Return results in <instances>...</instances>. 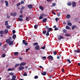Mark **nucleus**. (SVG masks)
<instances>
[{
  "instance_id": "nucleus-50",
  "label": "nucleus",
  "mask_w": 80,
  "mask_h": 80,
  "mask_svg": "<svg viewBox=\"0 0 80 80\" xmlns=\"http://www.w3.org/2000/svg\"><path fill=\"white\" fill-rule=\"evenodd\" d=\"M39 19H40V20L41 19H42V18H43V17L42 16H40V17L39 18Z\"/></svg>"
},
{
  "instance_id": "nucleus-37",
  "label": "nucleus",
  "mask_w": 80,
  "mask_h": 80,
  "mask_svg": "<svg viewBox=\"0 0 80 80\" xmlns=\"http://www.w3.org/2000/svg\"><path fill=\"white\" fill-rule=\"evenodd\" d=\"M47 33V31L46 30H44L42 32V33L43 34H45Z\"/></svg>"
},
{
  "instance_id": "nucleus-9",
  "label": "nucleus",
  "mask_w": 80,
  "mask_h": 80,
  "mask_svg": "<svg viewBox=\"0 0 80 80\" xmlns=\"http://www.w3.org/2000/svg\"><path fill=\"white\" fill-rule=\"evenodd\" d=\"M5 4H6V7H8V1H5Z\"/></svg>"
},
{
  "instance_id": "nucleus-60",
  "label": "nucleus",
  "mask_w": 80,
  "mask_h": 80,
  "mask_svg": "<svg viewBox=\"0 0 80 80\" xmlns=\"http://www.w3.org/2000/svg\"><path fill=\"white\" fill-rule=\"evenodd\" d=\"M25 9V7L24 6H22V9Z\"/></svg>"
},
{
  "instance_id": "nucleus-33",
  "label": "nucleus",
  "mask_w": 80,
  "mask_h": 80,
  "mask_svg": "<svg viewBox=\"0 0 80 80\" xmlns=\"http://www.w3.org/2000/svg\"><path fill=\"white\" fill-rule=\"evenodd\" d=\"M65 37H70V35L68 34H65Z\"/></svg>"
},
{
  "instance_id": "nucleus-52",
  "label": "nucleus",
  "mask_w": 80,
  "mask_h": 80,
  "mask_svg": "<svg viewBox=\"0 0 80 80\" xmlns=\"http://www.w3.org/2000/svg\"><path fill=\"white\" fill-rule=\"evenodd\" d=\"M55 20L56 22H58V18H55Z\"/></svg>"
},
{
  "instance_id": "nucleus-63",
  "label": "nucleus",
  "mask_w": 80,
  "mask_h": 80,
  "mask_svg": "<svg viewBox=\"0 0 80 80\" xmlns=\"http://www.w3.org/2000/svg\"><path fill=\"white\" fill-rule=\"evenodd\" d=\"M57 58H58V59H59V58H60V56H58L57 57Z\"/></svg>"
},
{
  "instance_id": "nucleus-36",
  "label": "nucleus",
  "mask_w": 80,
  "mask_h": 80,
  "mask_svg": "<svg viewBox=\"0 0 80 80\" xmlns=\"http://www.w3.org/2000/svg\"><path fill=\"white\" fill-rule=\"evenodd\" d=\"M25 3V2L23 1H21V4H24Z\"/></svg>"
},
{
  "instance_id": "nucleus-31",
  "label": "nucleus",
  "mask_w": 80,
  "mask_h": 80,
  "mask_svg": "<svg viewBox=\"0 0 80 80\" xmlns=\"http://www.w3.org/2000/svg\"><path fill=\"white\" fill-rule=\"evenodd\" d=\"M40 16H41V17H45L46 15H45V14H44L42 13V14H40Z\"/></svg>"
},
{
  "instance_id": "nucleus-25",
  "label": "nucleus",
  "mask_w": 80,
  "mask_h": 80,
  "mask_svg": "<svg viewBox=\"0 0 80 80\" xmlns=\"http://www.w3.org/2000/svg\"><path fill=\"white\" fill-rule=\"evenodd\" d=\"M68 25L69 26H71L72 25V23L70 22H68Z\"/></svg>"
},
{
  "instance_id": "nucleus-11",
  "label": "nucleus",
  "mask_w": 80,
  "mask_h": 80,
  "mask_svg": "<svg viewBox=\"0 0 80 80\" xmlns=\"http://www.w3.org/2000/svg\"><path fill=\"white\" fill-rule=\"evenodd\" d=\"M24 67H22V66H20L19 67V71L22 70H23L24 69Z\"/></svg>"
},
{
  "instance_id": "nucleus-19",
  "label": "nucleus",
  "mask_w": 80,
  "mask_h": 80,
  "mask_svg": "<svg viewBox=\"0 0 80 80\" xmlns=\"http://www.w3.org/2000/svg\"><path fill=\"white\" fill-rule=\"evenodd\" d=\"M77 26L76 25H74L72 27V30H74V29H75V28H77Z\"/></svg>"
},
{
  "instance_id": "nucleus-26",
  "label": "nucleus",
  "mask_w": 80,
  "mask_h": 80,
  "mask_svg": "<svg viewBox=\"0 0 80 80\" xmlns=\"http://www.w3.org/2000/svg\"><path fill=\"white\" fill-rule=\"evenodd\" d=\"M8 25V21H6L5 22V25Z\"/></svg>"
},
{
  "instance_id": "nucleus-62",
  "label": "nucleus",
  "mask_w": 80,
  "mask_h": 80,
  "mask_svg": "<svg viewBox=\"0 0 80 80\" xmlns=\"http://www.w3.org/2000/svg\"><path fill=\"white\" fill-rule=\"evenodd\" d=\"M77 51H78V53H79V52H80V50L79 49H78Z\"/></svg>"
},
{
  "instance_id": "nucleus-55",
  "label": "nucleus",
  "mask_w": 80,
  "mask_h": 80,
  "mask_svg": "<svg viewBox=\"0 0 80 80\" xmlns=\"http://www.w3.org/2000/svg\"><path fill=\"white\" fill-rule=\"evenodd\" d=\"M56 5V4L55 3H53L52 4V6L53 7H55Z\"/></svg>"
},
{
  "instance_id": "nucleus-45",
  "label": "nucleus",
  "mask_w": 80,
  "mask_h": 80,
  "mask_svg": "<svg viewBox=\"0 0 80 80\" xmlns=\"http://www.w3.org/2000/svg\"><path fill=\"white\" fill-rule=\"evenodd\" d=\"M53 53L54 54V55H56L57 53V52H56V51H55L53 52Z\"/></svg>"
},
{
  "instance_id": "nucleus-48",
  "label": "nucleus",
  "mask_w": 80,
  "mask_h": 80,
  "mask_svg": "<svg viewBox=\"0 0 80 80\" xmlns=\"http://www.w3.org/2000/svg\"><path fill=\"white\" fill-rule=\"evenodd\" d=\"M20 13L22 14L23 13V10L22 9H21L20 10Z\"/></svg>"
},
{
  "instance_id": "nucleus-8",
  "label": "nucleus",
  "mask_w": 80,
  "mask_h": 80,
  "mask_svg": "<svg viewBox=\"0 0 80 80\" xmlns=\"http://www.w3.org/2000/svg\"><path fill=\"white\" fill-rule=\"evenodd\" d=\"M58 38L59 40H61V39H63V38L62 36H58Z\"/></svg>"
},
{
  "instance_id": "nucleus-53",
  "label": "nucleus",
  "mask_w": 80,
  "mask_h": 80,
  "mask_svg": "<svg viewBox=\"0 0 80 80\" xmlns=\"http://www.w3.org/2000/svg\"><path fill=\"white\" fill-rule=\"evenodd\" d=\"M9 74H10V75H13V73L11 72V73H9Z\"/></svg>"
},
{
  "instance_id": "nucleus-12",
  "label": "nucleus",
  "mask_w": 80,
  "mask_h": 80,
  "mask_svg": "<svg viewBox=\"0 0 80 80\" xmlns=\"http://www.w3.org/2000/svg\"><path fill=\"white\" fill-rule=\"evenodd\" d=\"M18 21H20V22H22L23 21V18H19L17 19Z\"/></svg>"
},
{
  "instance_id": "nucleus-13",
  "label": "nucleus",
  "mask_w": 80,
  "mask_h": 80,
  "mask_svg": "<svg viewBox=\"0 0 80 80\" xmlns=\"http://www.w3.org/2000/svg\"><path fill=\"white\" fill-rule=\"evenodd\" d=\"M41 74L42 75L45 76V75H47V72H42Z\"/></svg>"
},
{
  "instance_id": "nucleus-43",
  "label": "nucleus",
  "mask_w": 80,
  "mask_h": 80,
  "mask_svg": "<svg viewBox=\"0 0 80 80\" xmlns=\"http://www.w3.org/2000/svg\"><path fill=\"white\" fill-rule=\"evenodd\" d=\"M23 76H27V74L26 72H24L23 73Z\"/></svg>"
},
{
  "instance_id": "nucleus-22",
  "label": "nucleus",
  "mask_w": 80,
  "mask_h": 80,
  "mask_svg": "<svg viewBox=\"0 0 80 80\" xmlns=\"http://www.w3.org/2000/svg\"><path fill=\"white\" fill-rule=\"evenodd\" d=\"M70 17H71V16H70V14H68L66 16L67 18H70Z\"/></svg>"
},
{
  "instance_id": "nucleus-4",
  "label": "nucleus",
  "mask_w": 80,
  "mask_h": 80,
  "mask_svg": "<svg viewBox=\"0 0 80 80\" xmlns=\"http://www.w3.org/2000/svg\"><path fill=\"white\" fill-rule=\"evenodd\" d=\"M72 5L73 7H75L76 6V5H77V2H73L72 3Z\"/></svg>"
},
{
  "instance_id": "nucleus-44",
  "label": "nucleus",
  "mask_w": 80,
  "mask_h": 80,
  "mask_svg": "<svg viewBox=\"0 0 80 80\" xmlns=\"http://www.w3.org/2000/svg\"><path fill=\"white\" fill-rule=\"evenodd\" d=\"M45 27L46 29H47V30H48V29L49 28V27H48V26H45Z\"/></svg>"
},
{
  "instance_id": "nucleus-42",
  "label": "nucleus",
  "mask_w": 80,
  "mask_h": 80,
  "mask_svg": "<svg viewBox=\"0 0 80 80\" xmlns=\"http://www.w3.org/2000/svg\"><path fill=\"white\" fill-rule=\"evenodd\" d=\"M19 65H20L19 64H15V67H18V66H19Z\"/></svg>"
},
{
  "instance_id": "nucleus-38",
  "label": "nucleus",
  "mask_w": 80,
  "mask_h": 80,
  "mask_svg": "<svg viewBox=\"0 0 80 80\" xmlns=\"http://www.w3.org/2000/svg\"><path fill=\"white\" fill-rule=\"evenodd\" d=\"M38 78V76H35L34 77V78L35 79H37Z\"/></svg>"
},
{
  "instance_id": "nucleus-24",
  "label": "nucleus",
  "mask_w": 80,
  "mask_h": 80,
  "mask_svg": "<svg viewBox=\"0 0 80 80\" xmlns=\"http://www.w3.org/2000/svg\"><path fill=\"white\" fill-rule=\"evenodd\" d=\"M66 29H67L68 30H70V27H69V26H67L66 27Z\"/></svg>"
},
{
  "instance_id": "nucleus-17",
  "label": "nucleus",
  "mask_w": 80,
  "mask_h": 80,
  "mask_svg": "<svg viewBox=\"0 0 80 80\" xmlns=\"http://www.w3.org/2000/svg\"><path fill=\"white\" fill-rule=\"evenodd\" d=\"M15 70L14 68H13L12 69L11 68H9L8 69V71H11V70Z\"/></svg>"
},
{
  "instance_id": "nucleus-61",
  "label": "nucleus",
  "mask_w": 80,
  "mask_h": 80,
  "mask_svg": "<svg viewBox=\"0 0 80 80\" xmlns=\"http://www.w3.org/2000/svg\"><path fill=\"white\" fill-rule=\"evenodd\" d=\"M74 52L75 53H76V52H77V53H78V52L77 50L76 51V50H75L74 51Z\"/></svg>"
},
{
  "instance_id": "nucleus-49",
  "label": "nucleus",
  "mask_w": 80,
  "mask_h": 80,
  "mask_svg": "<svg viewBox=\"0 0 80 80\" xmlns=\"http://www.w3.org/2000/svg\"><path fill=\"white\" fill-rule=\"evenodd\" d=\"M7 18H10V16H8V13L7 14Z\"/></svg>"
},
{
  "instance_id": "nucleus-41",
  "label": "nucleus",
  "mask_w": 80,
  "mask_h": 80,
  "mask_svg": "<svg viewBox=\"0 0 80 80\" xmlns=\"http://www.w3.org/2000/svg\"><path fill=\"white\" fill-rule=\"evenodd\" d=\"M46 58V57H42V59L43 60H45Z\"/></svg>"
},
{
  "instance_id": "nucleus-2",
  "label": "nucleus",
  "mask_w": 80,
  "mask_h": 80,
  "mask_svg": "<svg viewBox=\"0 0 80 80\" xmlns=\"http://www.w3.org/2000/svg\"><path fill=\"white\" fill-rule=\"evenodd\" d=\"M27 7H28V8H29V9H32V8H33V5L32 4H30L27 5Z\"/></svg>"
},
{
  "instance_id": "nucleus-51",
  "label": "nucleus",
  "mask_w": 80,
  "mask_h": 80,
  "mask_svg": "<svg viewBox=\"0 0 80 80\" xmlns=\"http://www.w3.org/2000/svg\"><path fill=\"white\" fill-rule=\"evenodd\" d=\"M45 48V46H44V47L41 48V49H43V50H44Z\"/></svg>"
},
{
  "instance_id": "nucleus-10",
  "label": "nucleus",
  "mask_w": 80,
  "mask_h": 80,
  "mask_svg": "<svg viewBox=\"0 0 80 80\" xmlns=\"http://www.w3.org/2000/svg\"><path fill=\"white\" fill-rule=\"evenodd\" d=\"M48 58L49 59H50L51 60H53V57L50 55L48 56Z\"/></svg>"
},
{
  "instance_id": "nucleus-32",
  "label": "nucleus",
  "mask_w": 80,
  "mask_h": 80,
  "mask_svg": "<svg viewBox=\"0 0 80 80\" xmlns=\"http://www.w3.org/2000/svg\"><path fill=\"white\" fill-rule=\"evenodd\" d=\"M30 18V17H27L26 18V21H28V18Z\"/></svg>"
},
{
  "instance_id": "nucleus-40",
  "label": "nucleus",
  "mask_w": 80,
  "mask_h": 80,
  "mask_svg": "<svg viewBox=\"0 0 80 80\" xmlns=\"http://www.w3.org/2000/svg\"><path fill=\"white\" fill-rule=\"evenodd\" d=\"M16 32L15 31V30H13L12 31V33L13 34H14V33H15Z\"/></svg>"
},
{
  "instance_id": "nucleus-6",
  "label": "nucleus",
  "mask_w": 80,
  "mask_h": 80,
  "mask_svg": "<svg viewBox=\"0 0 80 80\" xmlns=\"http://www.w3.org/2000/svg\"><path fill=\"white\" fill-rule=\"evenodd\" d=\"M22 43L23 44H25V45H28V43L25 42V40H23L22 41Z\"/></svg>"
},
{
  "instance_id": "nucleus-35",
  "label": "nucleus",
  "mask_w": 80,
  "mask_h": 80,
  "mask_svg": "<svg viewBox=\"0 0 80 80\" xmlns=\"http://www.w3.org/2000/svg\"><path fill=\"white\" fill-rule=\"evenodd\" d=\"M46 35L47 36H49V32L47 31V32L46 33Z\"/></svg>"
},
{
  "instance_id": "nucleus-58",
  "label": "nucleus",
  "mask_w": 80,
  "mask_h": 80,
  "mask_svg": "<svg viewBox=\"0 0 80 80\" xmlns=\"http://www.w3.org/2000/svg\"><path fill=\"white\" fill-rule=\"evenodd\" d=\"M58 30V28H55L54 30Z\"/></svg>"
},
{
  "instance_id": "nucleus-23",
  "label": "nucleus",
  "mask_w": 80,
  "mask_h": 80,
  "mask_svg": "<svg viewBox=\"0 0 80 80\" xmlns=\"http://www.w3.org/2000/svg\"><path fill=\"white\" fill-rule=\"evenodd\" d=\"M4 34V31H0V34L1 35H3V34Z\"/></svg>"
},
{
  "instance_id": "nucleus-64",
  "label": "nucleus",
  "mask_w": 80,
  "mask_h": 80,
  "mask_svg": "<svg viewBox=\"0 0 80 80\" xmlns=\"http://www.w3.org/2000/svg\"><path fill=\"white\" fill-rule=\"evenodd\" d=\"M11 80H15V79L12 78V79Z\"/></svg>"
},
{
  "instance_id": "nucleus-5",
  "label": "nucleus",
  "mask_w": 80,
  "mask_h": 80,
  "mask_svg": "<svg viewBox=\"0 0 80 80\" xmlns=\"http://www.w3.org/2000/svg\"><path fill=\"white\" fill-rule=\"evenodd\" d=\"M35 50H40V47H39V46H36L35 47Z\"/></svg>"
},
{
  "instance_id": "nucleus-34",
  "label": "nucleus",
  "mask_w": 80,
  "mask_h": 80,
  "mask_svg": "<svg viewBox=\"0 0 80 80\" xmlns=\"http://www.w3.org/2000/svg\"><path fill=\"white\" fill-rule=\"evenodd\" d=\"M63 33H67V30L66 29H64L62 30Z\"/></svg>"
},
{
  "instance_id": "nucleus-59",
  "label": "nucleus",
  "mask_w": 80,
  "mask_h": 80,
  "mask_svg": "<svg viewBox=\"0 0 80 80\" xmlns=\"http://www.w3.org/2000/svg\"><path fill=\"white\" fill-rule=\"evenodd\" d=\"M30 50V49H29V48L26 49V52H28V50Z\"/></svg>"
},
{
  "instance_id": "nucleus-56",
  "label": "nucleus",
  "mask_w": 80,
  "mask_h": 80,
  "mask_svg": "<svg viewBox=\"0 0 80 80\" xmlns=\"http://www.w3.org/2000/svg\"><path fill=\"white\" fill-rule=\"evenodd\" d=\"M20 5V3H18L17 4V7H19Z\"/></svg>"
},
{
  "instance_id": "nucleus-39",
  "label": "nucleus",
  "mask_w": 80,
  "mask_h": 80,
  "mask_svg": "<svg viewBox=\"0 0 80 80\" xmlns=\"http://www.w3.org/2000/svg\"><path fill=\"white\" fill-rule=\"evenodd\" d=\"M34 28L35 29H37V28H38V27L37 26V25H35L34 26Z\"/></svg>"
},
{
  "instance_id": "nucleus-54",
  "label": "nucleus",
  "mask_w": 80,
  "mask_h": 80,
  "mask_svg": "<svg viewBox=\"0 0 80 80\" xmlns=\"http://www.w3.org/2000/svg\"><path fill=\"white\" fill-rule=\"evenodd\" d=\"M58 17H60V12L58 13Z\"/></svg>"
},
{
  "instance_id": "nucleus-16",
  "label": "nucleus",
  "mask_w": 80,
  "mask_h": 80,
  "mask_svg": "<svg viewBox=\"0 0 80 80\" xmlns=\"http://www.w3.org/2000/svg\"><path fill=\"white\" fill-rule=\"evenodd\" d=\"M17 37V36H16V35L14 34L12 35V38L13 39H15V38Z\"/></svg>"
},
{
  "instance_id": "nucleus-30",
  "label": "nucleus",
  "mask_w": 80,
  "mask_h": 80,
  "mask_svg": "<svg viewBox=\"0 0 80 80\" xmlns=\"http://www.w3.org/2000/svg\"><path fill=\"white\" fill-rule=\"evenodd\" d=\"M67 5L68 6H71L72 5V2H68L67 3Z\"/></svg>"
},
{
  "instance_id": "nucleus-7",
  "label": "nucleus",
  "mask_w": 80,
  "mask_h": 80,
  "mask_svg": "<svg viewBox=\"0 0 80 80\" xmlns=\"http://www.w3.org/2000/svg\"><path fill=\"white\" fill-rule=\"evenodd\" d=\"M4 32L5 34H7L8 33V30L7 29H6L4 30Z\"/></svg>"
},
{
  "instance_id": "nucleus-15",
  "label": "nucleus",
  "mask_w": 80,
  "mask_h": 80,
  "mask_svg": "<svg viewBox=\"0 0 80 80\" xmlns=\"http://www.w3.org/2000/svg\"><path fill=\"white\" fill-rule=\"evenodd\" d=\"M25 62H22L20 64V66H22V65H25Z\"/></svg>"
},
{
  "instance_id": "nucleus-57",
  "label": "nucleus",
  "mask_w": 80,
  "mask_h": 80,
  "mask_svg": "<svg viewBox=\"0 0 80 80\" xmlns=\"http://www.w3.org/2000/svg\"><path fill=\"white\" fill-rule=\"evenodd\" d=\"M12 78H14L15 79V78H16V76H12Z\"/></svg>"
},
{
  "instance_id": "nucleus-3",
  "label": "nucleus",
  "mask_w": 80,
  "mask_h": 80,
  "mask_svg": "<svg viewBox=\"0 0 80 80\" xmlns=\"http://www.w3.org/2000/svg\"><path fill=\"white\" fill-rule=\"evenodd\" d=\"M10 15L11 16H12L13 17H15V16H17V13L16 12L14 13H10Z\"/></svg>"
},
{
  "instance_id": "nucleus-18",
  "label": "nucleus",
  "mask_w": 80,
  "mask_h": 80,
  "mask_svg": "<svg viewBox=\"0 0 80 80\" xmlns=\"http://www.w3.org/2000/svg\"><path fill=\"white\" fill-rule=\"evenodd\" d=\"M33 46H38V44L37 42H35L33 44Z\"/></svg>"
},
{
  "instance_id": "nucleus-29",
  "label": "nucleus",
  "mask_w": 80,
  "mask_h": 80,
  "mask_svg": "<svg viewBox=\"0 0 80 80\" xmlns=\"http://www.w3.org/2000/svg\"><path fill=\"white\" fill-rule=\"evenodd\" d=\"M5 56H6V54H2V58H4V57H5Z\"/></svg>"
},
{
  "instance_id": "nucleus-1",
  "label": "nucleus",
  "mask_w": 80,
  "mask_h": 80,
  "mask_svg": "<svg viewBox=\"0 0 80 80\" xmlns=\"http://www.w3.org/2000/svg\"><path fill=\"white\" fill-rule=\"evenodd\" d=\"M12 40V38L9 37V39L6 40V42L7 43H8L9 45H12L13 44V41H11Z\"/></svg>"
},
{
  "instance_id": "nucleus-14",
  "label": "nucleus",
  "mask_w": 80,
  "mask_h": 80,
  "mask_svg": "<svg viewBox=\"0 0 80 80\" xmlns=\"http://www.w3.org/2000/svg\"><path fill=\"white\" fill-rule=\"evenodd\" d=\"M47 21V18H44L42 20L43 22L44 23H45L46 22V21Z\"/></svg>"
},
{
  "instance_id": "nucleus-21",
  "label": "nucleus",
  "mask_w": 80,
  "mask_h": 80,
  "mask_svg": "<svg viewBox=\"0 0 80 80\" xmlns=\"http://www.w3.org/2000/svg\"><path fill=\"white\" fill-rule=\"evenodd\" d=\"M50 31H52V28H49L48 30L47 31L50 32Z\"/></svg>"
},
{
  "instance_id": "nucleus-27",
  "label": "nucleus",
  "mask_w": 80,
  "mask_h": 80,
  "mask_svg": "<svg viewBox=\"0 0 80 80\" xmlns=\"http://www.w3.org/2000/svg\"><path fill=\"white\" fill-rule=\"evenodd\" d=\"M10 27H11V26H9V25H7L6 26V28L8 29H10Z\"/></svg>"
},
{
  "instance_id": "nucleus-46",
  "label": "nucleus",
  "mask_w": 80,
  "mask_h": 80,
  "mask_svg": "<svg viewBox=\"0 0 80 80\" xmlns=\"http://www.w3.org/2000/svg\"><path fill=\"white\" fill-rule=\"evenodd\" d=\"M67 61L68 62H69V63H71V61H70V59H67Z\"/></svg>"
},
{
  "instance_id": "nucleus-47",
  "label": "nucleus",
  "mask_w": 80,
  "mask_h": 80,
  "mask_svg": "<svg viewBox=\"0 0 80 80\" xmlns=\"http://www.w3.org/2000/svg\"><path fill=\"white\" fill-rule=\"evenodd\" d=\"M19 18H23V15H21L19 16Z\"/></svg>"
},
{
  "instance_id": "nucleus-28",
  "label": "nucleus",
  "mask_w": 80,
  "mask_h": 80,
  "mask_svg": "<svg viewBox=\"0 0 80 80\" xmlns=\"http://www.w3.org/2000/svg\"><path fill=\"white\" fill-rule=\"evenodd\" d=\"M39 8H40V9H41V10H42V11L43 10V7L42 6H40L39 7Z\"/></svg>"
},
{
  "instance_id": "nucleus-20",
  "label": "nucleus",
  "mask_w": 80,
  "mask_h": 80,
  "mask_svg": "<svg viewBox=\"0 0 80 80\" xmlns=\"http://www.w3.org/2000/svg\"><path fill=\"white\" fill-rule=\"evenodd\" d=\"M14 54L15 56H17L18 55V52H15L14 53Z\"/></svg>"
}]
</instances>
